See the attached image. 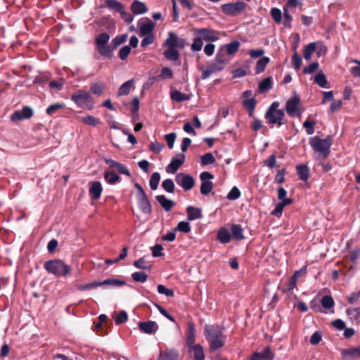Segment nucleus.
Instances as JSON below:
<instances>
[{"label": "nucleus", "instance_id": "1", "mask_svg": "<svg viewBox=\"0 0 360 360\" xmlns=\"http://www.w3.org/2000/svg\"><path fill=\"white\" fill-rule=\"evenodd\" d=\"M193 34L195 38L191 44V50L193 52L200 51L202 49V41L213 42L220 38L219 32L210 27L194 28Z\"/></svg>", "mask_w": 360, "mask_h": 360}, {"label": "nucleus", "instance_id": "2", "mask_svg": "<svg viewBox=\"0 0 360 360\" xmlns=\"http://www.w3.org/2000/svg\"><path fill=\"white\" fill-rule=\"evenodd\" d=\"M205 335L210 345L212 352L221 348L225 343V335L222 330L218 326L206 325L205 328Z\"/></svg>", "mask_w": 360, "mask_h": 360}, {"label": "nucleus", "instance_id": "3", "mask_svg": "<svg viewBox=\"0 0 360 360\" xmlns=\"http://www.w3.org/2000/svg\"><path fill=\"white\" fill-rule=\"evenodd\" d=\"M44 269L56 276H67L71 271V268L60 259H51L46 262Z\"/></svg>", "mask_w": 360, "mask_h": 360}, {"label": "nucleus", "instance_id": "4", "mask_svg": "<svg viewBox=\"0 0 360 360\" xmlns=\"http://www.w3.org/2000/svg\"><path fill=\"white\" fill-rule=\"evenodd\" d=\"M71 100L79 107L91 110L94 107V100L91 94L84 90L78 89L71 95Z\"/></svg>", "mask_w": 360, "mask_h": 360}, {"label": "nucleus", "instance_id": "5", "mask_svg": "<svg viewBox=\"0 0 360 360\" xmlns=\"http://www.w3.org/2000/svg\"><path fill=\"white\" fill-rule=\"evenodd\" d=\"M109 39V34L107 32H103L96 36L95 39V43L96 46V50L99 54L103 57L110 59L113 56V53L110 52V44H108Z\"/></svg>", "mask_w": 360, "mask_h": 360}, {"label": "nucleus", "instance_id": "6", "mask_svg": "<svg viewBox=\"0 0 360 360\" xmlns=\"http://www.w3.org/2000/svg\"><path fill=\"white\" fill-rule=\"evenodd\" d=\"M309 143L315 151L319 152L324 156H327L330 153L332 139L330 136H327L323 139H320L319 136H314L310 139Z\"/></svg>", "mask_w": 360, "mask_h": 360}, {"label": "nucleus", "instance_id": "7", "mask_svg": "<svg viewBox=\"0 0 360 360\" xmlns=\"http://www.w3.org/2000/svg\"><path fill=\"white\" fill-rule=\"evenodd\" d=\"M247 4L243 1H237L236 3L225 4L221 6V11L228 15L235 16L242 12L246 8Z\"/></svg>", "mask_w": 360, "mask_h": 360}, {"label": "nucleus", "instance_id": "8", "mask_svg": "<svg viewBox=\"0 0 360 360\" xmlns=\"http://www.w3.org/2000/svg\"><path fill=\"white\" fill-rule=\"evenodd\" d=\"M214 176L208 172H203L200 175L201 181L200 193L204 195H208L213 188V183L210 181Z\"/></svg>", "mask_w": 360, "mask_h": 360}, {"label": "nucleus", "instance_id": "9", "mask_svg": "<svg viewBox=\"0 0 360 360\" xmlns=\"http://www.w3.org/2000/svg\"><path fill=\"white\" fill-rule=\"evenodd\" d=\"M265 119L267 120L269 124H278V127L287 122L283 110L266 112Z\"/></svg>", "mask_w": 360, "mask_h": 360}, {"label": "nucleus", "instance_id": "10", "mask_svg": "<svg viewBox=\"0 0 360 360\" xmlns=\"http://www.w3.org/2000/svg\"><path fill=\"white\" fill-rule=\"evenodd\" d=\"M175 181L186 191L191 190L195 185V180L193 176L184 173L177 174Z\"/></svg>", "mask_w": 360, "mask_h": 360}, {"label": "nucleus", "instance_id": "11", "mask_svg": "<svg viewBox=\"0 0 360 360\" xmlns=\"http://www.w3.org/2000/svg\"><path fill=\"white\" fill-rule=\"evenodd\" d=\"M34 115V111L30 106H24L20 110H15L11 115V119L13 122L30 119Z\"/></svg>", "mask_w": 360, "mask_h": 360}, {"label": "nucleus", "instance_id": "12", "mask_svg": "<svg viewBox=\"0 0 360 360\" xmlns=\"http://www.w3.org/2000/svg\"><path fill=\"white\" fill-rule=\"evenodd\" d=\"M300 99L297 96H295L290 98L285 104V110L287 113L292 117L299 115L298 113V105L300 104Z\"/></svg>", "mask_w": 360, "mask_h": 360}, {"label": "nucleus", "instance_id": "13", "mask_svg": "<svg viewBox=\"0 0 360 360\" xmlns=\"http://www.w3.org/2000/svg\"><path fill=\"white\" fill-rule=\"evenodd\" d=\"M225 65L222 63H219V62L216 60H213L205 70H204L201 75V78L202 79H206L208 78L212 74L221 71L224 68Z\"/></svg>", "mask_w": 360, "mask_h": 360}, {"label": "nucleus", "instance_id": "14", "mask_svg": "<svg viewBox=\"0 0 360 360\" xmlns=\"http://www.w3.org/2000/svg\"><path fill=\"white\" fill-rule=\"evenodd\" d=\"M341 357L343 360L360 359V345L355 347L343 349L341 351Z\"/></svg>", "mask_w": 360, "mask_h": 360}, {"label": "nucleus", "instance_id": "15", "mask_svg": "<svg viewBox=\"0 0 360 360\" xmlns=\"http://www.w3.org/2000/svg\"><path fill=\"white\" fill-rule=\"evenodd\" d=\"M106 163L109 165V167L112 169V170L115 172H117L122 174H125L127 176H130V173L129 170L127 169V167L112 159H105Z\"/></svg>", "mask_w": 360, "mask_h": 360}, {"label": "nucleus", "instance_id": "16", "mask_svg": "<svg viewBox=\"0 0 360 360\" xmlns=\"http://www.w3.org/2000/svg\"><path fill=\"white\" fill-rule=\"evenodd\" d=\"M103 187L100 181H91L89 187V195L92 200L100 198Z\"/></svg>", "mask_w": 360, "mask_h": 360}, {"label": "nucleus", "instance_id": "17", "mask_svg": "<svg viewBox=\"0 0 360 360\" xmlns=\"http://www.w3.org/2000/svg\"><path fill=\"white\" fill-rule=\"evenodd\" d=\"M139 326L142 332L148 334L154 333L158 329V324L154 321L139 322Z\"/></svg>", "mask_w": 360, "mask_h": 360}, {"label": "nucleus", "instance_id": "18", "mask_svg": "<svg viewBox=\"0 0 360 360\" xmlns=\"http://www.w3.org/2000/svg\"><path fill=\"white\" fill-rule=\"evenodd\" d=\"M179 352L176 349H169L160 352L157 360H177Z\"/></svg>", "mask_w": 360, "mask_h": 360}, {"label": "nucleus", "instance_id": "19", "mask_svg": "<svg viewBox=\"0 0 360 360\" xmlns=\"http://www.w3.org/2000/svg\"><path fill=\"white\" fill-rule=\"evenodd\" d=\"M186 213L188 221H193L202 217L201 209L193 206H188L186 208Z\"/></svg>", "mask_w": 360, "mask_h": 360}, {"label": "nucleus", "instance_id": "20", "mask_svg": "<svg viewBox=\"0 0 360 360\" xmlns=\"http://www.w3.org/2000/svg\"><path fill=\"white\" fill-rule=\"evenodd\" d=\"M131 10L134 15H139L146 13L148 8L144 3L134 0L131 6Z\"/></svg>", "mask_w": 360, "mask_h": 360}, {"label": "nucleus", "instance_id": "21", "mask_svg": "<svg viewBox=\"0 0 360 360\" xmlns=\"http://www.w3.org/2000/svg\"><path fill=\"white\" fill-rule=\"evenodd\" d=\"M105 89H106V85L102 81H100L98 82H94L91 84V86H90L91 92L97 96H101L103 94V92L105 91Z\"/></svg>", "mask_w": 360, "mask_h": 360}, {"label": "nucleus", "instance_id": "22", "mask_svg": "<svg viewBox=\"0 0 360 360\" xmlns=\"http://www.w3.org/2000/svg\"><path fill=\"white\" fill-rule=\"evenodd\" d=\"M104 179L108 184H115L120 180V176L114 170H106L103 175Z\"/></svg>", "mask_w": 360, "mask_h": 360}, {"label": "nucleus", "instance_id": "23", "mask_svg": "<svg viewBox=\"0 0 360 360\" xmlns=\"http://www.w3.org/2000/svg\"><path fill=\"white\" fill-rule=\"evenodd\" d=\"M156 200L167 212L170 211L174 205V202L167 199L164 195H157Z\"/></svg>", "mask_w": 360, "mask_h": 360}, {"label": "nucleus", "instance_id": "24", "mask_svg": "<svg viewBox=\"0 0 360 360\" xmlns=\"http://www.w3.org/2000/svg\"><path fill=\"white\" fill-rule=\"evenodd\" d=\"M184 162V159H173L167 166L166 172L169 174H174Z\"/></svg>", "mask_w": 360, "mask_h": 360}, {"label": "nucleus", "instance_id": "25", "mask_svg": "<svg viewBox=\"0 0 360 360\" xmlns=\"http://www.w3.org/2000/svg\"><path fill=\"white\" fill-rule=\"evenodd\" d=\"M127 39V35L121 34L117 35L111 41L110 44V50L111 53H113V51L115 50L120 45L124 43Z\"/></svg>", "mask_w": 360, "mask_h": 360}, {"label": "nucleus", "instance_id": "26", "mask_svg": "<svg viewBox=\"0 0 360 360\" xmlns=\"http://www.w3.org/2000/svg\"><path fill=\"white\" fill-rule=\"evenodd\" d=\"M231 233L228 229L223 227L221 228L217 233V239L221 243H228L231 240Z\"/></svg>", "mask_w": 360, "mask_h": 360}, {"label": "nucleus", "instance_id": "27", "mask_svg": "<svg viewBox=\"0 0 360 360\" xmlns=\"http://www.w3.org/2000/svg\"><path fill=\"white\" fill-rule=\"evenodd\" d=\"M139 206L141 211L145 214H150L151 212V207L147 196L138 198Z\"/></svg>", "mask_w": 360, "mask_h": 360}, {"label": "nucleus", "instance_id": "28", "mask_svg": "<svg viewBox=\"0 0 360 360\" xmlns=\"http://www.w3.org/2000/svg\"><path fill=\"white\" fill-rule=\"evenodd\" d=\"M190 349L193 352L194 360H205L203 347L200 345H195Z\"/></svg>", "mask_w": 360, "mask_h": 360}, {"label": "nucleus", "instance_id": "29", "mask_svg": "<svg viewBox=\"0 0 360 360\" xmlns=\"http://www.w3.org/2000/svg\"><path fill=\"white\" fill-rule=\"evenodd\" d=\"M231 234L234 239L240 240L244 239L243 236V229L239 224H232L231 228Z\"/></svg>", "mask_w": 360, "mask_h": 360}, {"label": "nucleus", "instance_id": "30", "mask_svg": "<svg viewBox=\"0 0 360 360\" xmlns=\"http://www.w3.org/2000/svg\"><path fill=\"white\" fill-rule=\"evenodd\" d=\"M170 97L172 101L176 102H183L190 99V96L186 94H183L178 90H173L170 93Z\"/></svg>", "mask_w": 360, "mask_h": 360}, {"label": "nucleus", "instance_id": "31", "mask_svg": "<svg viewBox=\"0 0 360 360\" xmlns=\"http://www.w3.org/2000/svg\"><path fill=\"white\" fill-rule=\"evenodd\" d=\"M97 283H99V286L107 285L112 287H120L124 285L125 284V282L124 281L115 278H108L106 280H104L103 281H97Z\"/></svg>", "mask_w": 360, "mask_h": 360}, {"label": "nucleus", "instance_id": "32", "mask_svg": "<svg viewBox=\"0 0 360 360\" xmlns=\"http://www.w3.org/2000/svg\"><path fill=\"white\" fill-rule=\"evenodd\" d=\"M105 4L108 8L115 10L120 14L124 10V5L117 0H106Z\"/></svg>", "mask_w": 360, "mask_h": 360}, {"label": "nucleus", "instance_id": "33", "mask_svg": "<svg viewBox=\"0 0 360 360\" xmlns=\"http://www.w3.org/2000/svg\"><path fill=\"white\" fill-rule=\"evenodd\" d=\"M296 170L299 178L303 181H307L309 179V169L307 165H300L296 167Z\"/></svg>", "mask_w": 360, "mask_h": 360}, {"label": "nucleus", "instance_id": "34", "mask_svg": "<svg viewBox=\"0 0 360 360\" xmlns=\"http://www.w3.org/2000/svg\"><path fill=\"white\" fill-rule=\"evenodd\" d=\"M214 60L219 62V63H222L225 65H226L229 63V59L227 57V54L225 51L224 47H221L219 49L216 54Z\"/></svg>", "mask_w": 360, "mask_h": 360}, {"label": "nucleus", "instance_id": "35", "mask_svg": "<svg viewBox=\"0 0 360 360\" xmlns=\"http://www.w3.org/2000/svg\"><path fill=\"white\" fill-rule=\"evenodd\" d=\"M165 44L168 48H172V49H176V47L180 46V45L179 44L178 37L173 32H169V37L166 39V41L165 42Z\"/></svg>", "mask_w": 360, "mask_h": 360}, {"label": "nucleus", "instance_id": "36", "mask_svg": "<svg viewBox=\"0 0 360 360\" xmlns=\"http://www.w3.org/2000/svg\"><path fill=\"white\" fill-rule=\"evenodd\" d=\"M256 104L257 101L255 98L246 99L243 102V107L248 110L249 116H253Z\"/></svg>", "mask_w": 360, "mask_h": 360}, {"label": "nucleus", "instance_id": "37", "mask_svg": "<svg viewBox=\"0 0 360 360\" xmlns=\"http://www.w3.org/2000/svg\"><path fill=\"white\" fill-rule=\"evenodd\" d=\"M240 46V43L238 41H233L232 42L222 46L224 47L225 51L227 55H233L238 52Z\"/></svg>", "mask_w": 360, "mask_h": 360}, {"label": "nucleus", "instance_id": "38", "mask_svg": "<svg viewBox=\"0 0 360 360\" xmlns=\"http://www.w3.org/2000/svg\"><path fill=\"white\" fill-rule=\"evenodd\" d=\"M270 59L269 57L264 56L259 59L257 62L255 68V74H260L264 71L266 66L269 63Z\"/></svg>", "mask_w": 360, "mask_h": 360}, {"label": "nucleus", "instance_id": "39", "mask_svg": "<svg viewBox=\"0 0 360 360\" xmlns=\"http://www.w3.org/2000/svg\"><path fill=\"white\" fill-rule=\"evenodd\" d=\"M155 27V23L151 20H149L148 22L142 25L140 27V33L141 36L153 34V30Z\"/></svg>", "mask_w": 360, "mask_h": 360}, {"label": "nucleus", "instance_id": "40", "mask_svg": "<svg viewBox=\"0 0 360 360\" xmlns=\"http://www.w3.org/2000/svg\"><path fill=\"white\" fill-rule=\"evenodd\" d=\"M134 79H130L123 83L118 89L117 95L121 96L129 94Z\"/></svg>", "mask_w": 360, "mask_h": 360}, {"label": "nucleus", "instance_id": "41", "mask_svg": "<svg viewBox=\"0 0 360 360\" xmlns=\"http://www.w3.org/2000/svg\"><path fill=\"white\" fill-rule=\"evenodd\" d=\"M347 315L350 320L353 321H359L360 318V307L354 308H349L346 310Z\"/></svg>", "mask_w": 360, "mask_h": 360}, {"label": "nucleus", "instance_id": "42", "mask_svg": "<svg viewBox=\"0 0 360 360\" xmlns=\"http://www.w3.org/2000/svg\"><path fill=\"white\" fill-rule=\"evenodd\" d=\"M165 57L169 60L176 61L179 58V51L176 49L168 48L164 51Z\"/></svg>", "mask_w": 360, "mask_h": 360}, {"label": "nucleus", "instance_id": "43", "mask_svg": "<svg viewBox=\"0 0 360 360\" xmlns=\"http://www.w3.org/2000/svg\"><path fill=\"white\" fill-rule=\"evenodd\" d=\"M272 89V79L271 77L265 78L259 84V92H266Z\"/></svg>", "mask_w": 360, "mask_h": 360}, {"label": "nucleus", "instance_id": "44", "mask_svg": "<svg viewBox=\"0 0 360 360\" xmlns=\"http://www.w3.org/2000/svg\"><path fill=\"white\" fill-rule=\"evenodd\" d=\"M195 343V327L193 323H188V330L187 333V344L189 347H193Z\"/></svg>", "mask_w": 360, "mask_h": 360}, {"label": "nucleus", "instance_id": "45", "mask_svg": "<svg viewBox=\"0 0 360 360\" xmlns=\"http://www.w3.org/2000/svg\"><path fill=\"white\" fill-rule=\"evenodd\" d=\"M316 43L311 42L304 46L303 51L304 58L306 60H310L311 57V54L316 51Z\"/></svg>", "mask_w": 360, "mask_h": 360}, {"label": "nucleus", "instance_id": "46", "mask_svg": "<svg viewBox=\"0 0 360 360\" xmlns=\"http://www.w3.org/2000/svg\"><path fill=\"white\" fill-rule=\"evenodd\" d=\"M65 108V104L56 103L52 105H50L46 110V114L51 116L56 113L59 110Z\"/></svg>", "mask_w": 360, "mask_h": 360}, {"label": "nucleus", "instance_id": "47", "mask_svg": "<svg viewBox=\"0 0 360 360\" xmlns=\"http://www.w3.org/2000/svg\"><path fill=\"white\" fill-rule=\"evenodd\" d=\"M191 230V226H190V224L189 222L188 221H180L176 227L174 229V231H180V232H182V233H189Z\"/></svg>", "mask_w": 360, "mask_h": 360}, {"label": "nucleus", "instance_id": "48", "mask_svg": "<svg viewBox=\"0 0 360 360\" xmlns=\"http://www.w3.org/2000/svg\"><path fill=\"white\" fill-rule=\"evenodd\" d=\"M315 124L316 122L314 120H311L309 118L304 122L303 127L306 129V132L308 135H311L314 133Z\"/></svg>", "mask_w": 360, "mask_h": 360}, {"label": "nucleus", "instance_id": "49", "mask_svg": "<svg viewBox=\"0 0 360 360\" xmlns=\"http://www.w3.org/2000/svg\"><path fill=\"white\" fill-rule=\"evenodd\" d=\"M314 82L321 87H326L328 83L327 79L324 74L322 72L318 73L314 77Z\"/></svg>", "mask_w": 360, "mask_h": 360}, {"label": "nucleus", "instance_id": "50", "mask_svg": "<svg viewBox=\"0 0 360 360\" xmlns=\"http://www.w3.org/2000/svg\"><path fill=\"white\" fill-rule=\"evenodd\" d=\"M160 180V175L158 172H154L150 179V186L152 190H156L158 188L159 182Z\"/></svg>", "mask_w": 360, "mask_h": 360}, {"label": "nucleus", "instance_id": "51", "mask_svg": "<svg viewBox=\"0 0 360 360\" xmlns=\"http://www.w3.org/2000/svg\"><path fill=\"white\" fill-rule=\"evenodd\" d=\"M81 120L90 126L96 127L97 124L100 123V121L98 118L92 116V115H88L86 117H82Z\"/></svg>", "mask_w": 360, "mask_h": 360}, {"label": "nucleus", "instance_id": "52", "mask_svg": "<svg viewBox=\"0 0 360 360\" xmlns=\"http://www.w3.org/2000/svg\"><path fill=\"white\" fill-rule=\"evenodd\" d=\"M321 305L323 308L329 309L333 307L334 306V301L332 297L328 295H325L321 299Z\"/></svg>", "mask_w": 360, "mask_h": 360}, {"label": "nucleus", "instance_id": "53", "mask_svg": "<svg viewBox=\"0 0 360 360\" xmlns=\"http://www.w3.org/2000/svg\"><path fill=\"white\" fill-rule=\"evenodd\" d=\"M317 167L323 172H328L331 169L332 165L329 162L328 159H319Z\"/></svg>", "mask_w": 360, "mask_h": 360}, {"label": "nucleus", "instance_id": "54", "mask_svg": "<svg viewBox=\"0 0 360 360\" xmlns=\"http://www.w3.org/2000/svg\"><path fill=\"white\" fill-rule=\"evenodd\" d=\"M131 277L134 281L144 283L146 281L148 275L143 271H137L132 274Z\"/></svg>", "mask_w": 360, "mask_h": 360}, {"label": "nucleus", "instance_id": "55", "mask_svg": "<svg viewBox=\"0 0 360 360\" xmlns=\"http://www.w3.org/2000/svg\"><path fill=\"white\" fill-rule=\"evenodd\" d=\"M162 186L168 193H174V184L170 179L164 180L162 183Z\"/></svg>", "mask_w": 360, "mask_h": 360}, {"label": "nucleus", "instance_id": "56", "mask_svg": "<svg viewBox=\"0 0 360 360\" xmlns=\"http://www.w3.org/2000/svg\"><path fill=\"white\" fill-rule=\"evenodd\" d=\"M131 47L129 46H122L118 53V56L122 60H124L127 58L128 56L131 52Z\"/></svg>", "mask_w": 360, "mask_h": 360}, {"label": "nucleus", "instance_id": "57", "mask_svg": "<svg viewBox=\"0 0 360 360\" xmlns=\"http://www.w3.org/2000/svg\"><path fill=\"white\" fill-rule=\"evenodd\" d=\"M176 139V134L174 132L167 134L165 136V139L167 142L168 147L170 149L173 148Z\"/></svg>", "mask_w": 360, "mask_h": 360}, {"label": "nucleus", "instance_id": "58", "mask_svg": "<svg viewBox=\"0 0 360 360\" xmlns=\"http://www.w3.org/2000/svg\"><path fill=\"white\" fill-rule=\"evenodd\" d=\"M271 15L274 20L276 23H280L282 20V13L280 9L277 8H273L271 10Z\"/></svg>", "mask_w": 360, "mask_h": 360}, {"label": "nucleus", "instance_id": "59", "mask_svg": "<svg viewBox=\"0 0 360 360\" xmlns=\"http://www.w3.org/2000/svg\"><path fill=\"white\" fill-rule=\"evenodd\" d=\"M99 287V283H97V281H94L93 283L84 284V285H77V289L80 291L88 290L93 288H96Z\"/></svg>", "mask_w": 360, "mask_h": 360}, {"label": "nucleus", "instance_id": "60", "mask_svg": "<svg viewBox=\"0 0 360 360\" xmlns=\"http://www.w3.org/2000/svg\"><path fill=\"white\" fill-rule=\"evenodd\" d=\"M158 77L162 79H172L173 77V72L169 68H163Z\"/></svg>", "mask_w": 360, "mask_h": 360}, {"label": "nucleus", "instance_id": "61", "mask_svg": "<svg viewBox=\"0 0 360 360\" xmlns=\"http://www.w3.org/2000/svg\"><path fill=\"white\" fill-rule=\"evenodd\" d=\"M240 196V191L236 186H233L227 195L229 200H236Z\"/></svg>", "mask_w": 360, "mask_h": 360}, {"label": "nucleus", "instance_id": "62", "mask_svg": "<svg viewBox=\"0 0 360 360\" xmlns=\"http://www.w3.org/2000/svg\"><path fill=\"white\" fill-rule=\"evenodd\" d=\"M319 64L318 62L311 63L309 66L303 69L304 74H311L319 68Z\"/></svg>", "mask_w": 360, "mask_h": 360}, {"label": "nucleus", "instance_id": "63", "mask_svg": "<svg viewBox=\"0 0 360 360\" xmlns=\"http://www.w3.org/2000/svg\"><path fill=\"white\" fill-rule=\"evenodd\" d=\"M359 299H360V290L351 293L347 297V302L351 304H354L356 303Z\"/></svg>", "mask_w": 360, "mask_h": 360}, {"label": "nucleus", "instance_id": "64", "mask_svg": "<svg viewBox=\"0 0 360 360\" xmlns=\"http://www.w3.org/2000/svg\"><path fill=\"white\" fill-rule=\"evenodd\" d=\"M353 62L358 64V65L352 67L350 72L354 77H360V60H354Z\"/></svg>", "mask_w": 360, "mask_h": 360}]
</instances>
